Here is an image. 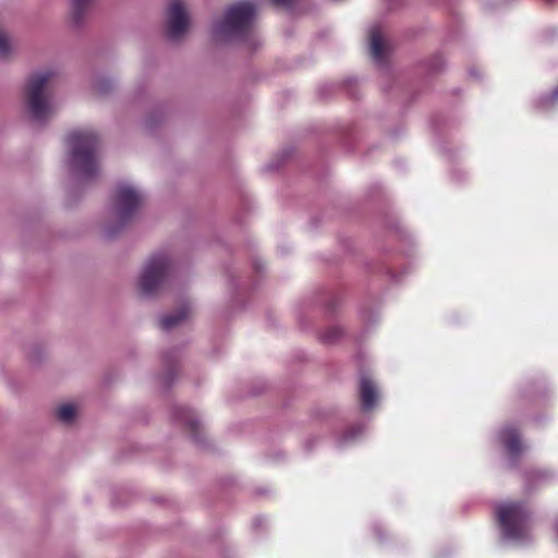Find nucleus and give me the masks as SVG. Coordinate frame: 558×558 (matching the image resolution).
Listing matches in <instances>:
<instances>
[{"mask_svg": "<svg viewBox=\"0 0 558 558\" xmlns=\"http://www.w3.org/2000/svg\"><path fill=\"white\" fill-rule=\"evenodd\" d=\"M257 9L250 0L230 4L223 17L211 27V38L217 44H242L248 48L257 47L262 40L255 28Z\"/></svg>", "mask_w": 558, "mask_h": 558, "instance_id": "obj_1", "label": "nucleus"}, {"mask_svg": "<svg viewBox=\"0 0 558 558\" xmlns=\"http://www.w3.org/2000/svg\"><path fill=\"white\" fill-rule=\"evenodd\" d=\"M98 136L90 129L74 130L68 135V155L65 168L78 182L95 179L100 172L97 154Z\"/></svg>", "mask_w": 558, "mask_h": 558, "instance_id": "obj_2", "label": "nucleus"}, {"mask_svg": "<svg viewBox=\"0 0 558 558\" xmlns=\"http://www.w3.org/2000/svg\"><path fill=\"white\" fill-rule=\"evenodd\" d=\"M56 76V71L43 69L26 78L23 102L26 113L33 121L45 122L56 113L57 104L53 100Z\"/></svg>", "mask_w": 558, "mask_h": 558, "instance_id": "obj_3", "label": "nucleus"}, {"mask_svg": "<svg viewBox=\"0 0 558 558\" xmlns=\"http://www.w3.org/2000/svg\"><path fill=\"white\" fill-rule=\"evenodd\" d=\"M496 515L504 541L523 546L533 538L527 508L520 502L505 501L497 506Z\"/></svg>", "mask_w": 558, "mask_h": 558, "instance_id": "obj_4", "label": "nucleus"}, {"mask_svg": "<svg viewBox=\"0 0 558 558\" xmlns=\"http://www.w3.org/2000/svg\"><path fill=\"white\" fill-rule=\"evenodd\" d=\"M172 259L168 253L160 252L151 255L144 263L137 279L136 288L142 296L156 295L167 284L172 272Z\"/></svg>", "mask_w": 558, "mask_h": 558, "instance_id": "obj_5", "label": "nucleus"}, {"mask_svg": "<svg viewBox=\"0 0 558 558\" xmlns=\"http://www.w3.org/2000/svg\"><path fill=\"white\" fill-rule=\"evenodd\" d=\"M143 199L137 187L128 182L119 183L110 208L111 219L120 226L125 225L137 213Z\"/></svg>", "mask_w": 558, "mask_h": 558, "instance_id": "obj_6", "label": "nucleus"}, {"mask_svg": "<svg viewBox=\"0 0 558 558\" xmlns=\"http://www.w3.org/2000/svg\"><path fill=\"white\" fill-rule=\"evenodd\" d=\"M166 32L171 39H179L189 28V15L183 0H169L166 11Z\"/></svg>", "mask_w": 558, "mask_h": 558, "instance_id": "obj_7", "label": "nucleus"}, {"mask_svg": "<svg viewBox=\"0 0 558 558\" xmlns=\"http://www.w3.org/2000/svg\"><path fill=\"white\" fill-rule=\"evenodd\" d=\"M499 441L510 458H517L526 448L520 438L518 429L512 425H506L500 429Z\"/></svg>", "mask_w": 558, "mask_h": 558, "instance_id": "obj_8", "label": "nucleus"}, {"mask_svg": "<svg viewBox=\"0 0 558 558\" xmlns=\"http://www.w3.org/2000/svg\"><path fill=\"white\" fill-rule=\"evenodd\" d=\"M368 46L373 59L380 63L384 61L388 46L384 39L383 27L374 24L368 29Z\"/></svg>", "mask_w": 558, "mask_h": 558, "instance_id": "obj_9", "label": "nucleus"}, {"mask_svg": "<svg viewBox=\"0 0 558 558\" xmlns=\"http://www.w3.org/2000/svg\"><path fill=\"white\" fill-rule=\"evenodd\" d=\"M360 399L363 411L373 410L379 401V391L369 376H362L360 380Z\"/></svg>", "mask_w": 558, "mask_h": 558, "instance_id": "obj_10", "label": "nucleus"}, {"mask_svg": "<svg viewBox=\"0 0 558 558\" xmlns=\"http://www.w3.org/2000/svg\"><path fill=\"white\" fill-rule=\"evenodd\" d=\"M71 2V19L73 23L78 25L87 12L90 10L95 0H70Z\"/></svg>", "mask_w": 558, "mask_h": 558, "instance_id": "obj_11", "label": "nucleus"}, {"mask_svg": "<svg viewBox=\"0 0 558 558\" xmlns=\"http://www.w3.org/2000/svg\"><path fill=\"white\" fill-rule=\"evenodd\" d=\"M15 53V47L9 35L0 31V59L7 60Z\"/></svg>", "mask_w": 558, "mask_h": 558, "instance_id": "obj_12", "label": "nucleus"}, {"mask_svg": "<svg viewBox=\"0 0 558 558\" xmlns=\"http://www.w3.org/2000/svg\"><path fill=\"white\" fill-rule=\"evenodd\" d=\"M187 308H183L175 314L165 315L160 319V325L163 329L169 330L184 320L187 317Z\"/></svg>", "mask_w": 558, "mask_h": 558, "instance_id": "obj_13", "label": "nucleus"}, {"mask_svg": "<svg viewBox=\"0 0 558 558\" xmlns=\"http://www.w3.org/2000/svg\"><path fill=\"white\" fill-rule=\"evenodd\" d=\"M364 429L365 426L363 424L352 426L347 432H344L343 435L340 437L339 446H348L356 441L363 435Z\"/></svg>", "mask_w": 558, "mask_h": 558, "instance_id": "obj_14", "label": "nucleus"}, {"mask_svg": "<svg viewBox=\"0 0 558 558\" xmlns=\"http://www.w3.org/2000/svg\"><path fill=\"white\" fill-rule=\"evenodd\" d=\"M179 421L195 433L201 424L198 415L190 410H181Z\"/></svg>", "mask_w": 558, "mask_h": 558, "instance_id": "obj_15", "label": "nucleus"}, {"mask_svg": "<svg viewBox=\"0 0 558 558\" xmlns=\"http://www.w3.org/2000/svg\"><path fill=\"white\" fill-rule=\"evenodd\" d=\"M77 413L75 405L71 403L62 404L57 410V417L60 422L64 424H70L73 422Z\"/></svg>", "mask_w": 558, "mask_h": 558, "instance_id": "obj_16", "label": "nucleus"}, {"mask_svg": "<svg viewBox=\"0 0 558 558\" xmlns=\"http://www.w3.org/2000/svg\"><path fill=\"white\" fill-rule=\"evenodd\" d=\"M557 100H558V86L550 94L541 96L536 100V107L541 110H548L551 107H554V105L556 104Z\"/></svg>", "mask_w": 558, "mask_h": 558, "instance_id": "obj_17", "label": "nucleus"}, {"mask_svg": "<svg viewBox=\"0 0 558 558\" xmlns=\"http://www.w3.org/2000/svg\"><path fill=\"white\" fill-rule=\"evenodd\" d=\"M343 330L339 326L328 327L323 333L322 339L326 343H333L342 336Z\"/></svg>", "mask_w": 558, "mask_h": 558, "instance_id": "obj_18", "label": "nucleus"}, {"mask_svg": "<svg viewBox=\"0 0 558 558\" xmlns=\"http://www.w3.org/2000/svg\"><path fill=\"white\" fill-rule=\"evenodd\" d=\"M106 80H99L96 82L95 84V88L99 92V93H105L106 92Z\"/></svg>", "mask_w": 558, "mask_h": 558, "instance_id": "obj_19", "label": "nucleus"}, {"mask_svg": "<svg viewBox=\"0 0 558 558\" xmlns=\"http://www.w3.org/2000/svg\"><path fill=\"white\" fill-rule=\"evenodd\" d=\"M275 4L288 7L291 4L292 0H272Z\"/></svg>", "mask_w": 558, "mask_h": 558, "instance_id": "obj_20", "label": "nucleus"}, {"mask_svg": "<svg viewBox=\"0 0 558 558\" xmlns=\"http://www.w3.org/2000/svg\"><path fill=\"white\" fill-rule=\"evenodd\" d=\"M554 531L556 534V538L558 539V517L554 521Z\"/></svg>", "mask_w": 558, "mask_h": 558, "instance_id": "obj_21", "label": "nucleus"}, {"mask_svg": "<svg viewBox=\"0 0 558 558\" xmlns=\"http://www.w3.org/2000/svg\"><path fill=\"white\" fill-rule=\"evenodd\" d=\"M107 233H108L109 235H111V234L113 233V231H112V230H110V229H108V230H107Z\"/></svg>", "mask_w": 558, "mask_h": 558, "instance_id": "obj_22", "label": "nucleus"}]
</instances>
